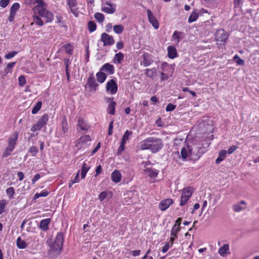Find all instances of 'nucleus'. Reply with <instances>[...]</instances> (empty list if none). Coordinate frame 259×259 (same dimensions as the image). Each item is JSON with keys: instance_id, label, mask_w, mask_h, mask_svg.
Wrapping results in <instances>:
<instances>
[{"instance_id": "nucleus-27", "label": "nucleus", "mask_w": 259, "mask_h": 259, "mask_svg": "<svg viewBox=\"0 0 259 259\" xmlns=\"http://www.w3.org/2000/svg\"><path fill=\"white\" fill-rule=\"evenodd\" d=\"M100 71L96 74L97 81L100 83H103L106 78V75L105 73Z\"/></svg>"}, {"instance_id": "nucleus-2", "label": "nucleus", "mask_w": 259, "mask_h": 259, "mask_svg": "<svg viewBox=\"0 0 259 259\" xmlns=\"http://www.w3.org/2000/svg\"><path fill=\"white\" fill-rule=\"evenodd\" d=\"M163 146L161 139L154 137L147 138L140 143V148L141 150H149L152 153L158 152Z\"/></svg>"}, {"instance_id": "nucleus-35", "label": "nucleus", "mask_w": 259, "mask_h": 259, "mask_svg": "<svg viewBox=\"0 0 259 259\" xmlns=\"http://www.w3.org/2000/svg\"><path fill=\"white\" fill-rule=\"evenodd\" d=\"M124 27L122 25H115L113 26V30L117 34H120L122 32Z\"/></svg>"}, {"instance_id": "nucleus-62", "label": "nucleus", "mask_w": 259, "mask_h": 259, "mask_svg": "<svg viewBox=\"0 0 259 259\" xmlns=\"http://www.w3.org/2000/svg\"><path fill=\"white\" fill-rule=\"evenodd\" d=\"M116 48L118 50L122 49L123 48V43L122 41H119L116 43Z\"/></svg>"}, {"instance_id": "nucleus-55", "label": "nucleus", "mask_w": 259, "mask_h": 259, "mask_svg": "<svg viewBox=\"0 0 259 259\" xmlns=\"http://www.w3.org/2000/svg\"><path fill=\"white\" fill-rule=\"evenodd\" d=\"M17 54V52H11L5 55V58L10 59L14 57Z\"/></svg>"}, {"instance_id": "nucleus-42", "label": "nucleus", "mask_w": 259, "mask_h": 259, "mask_svg": "<svg viewBox=\"0 0 259 259\" xmlns=\"http://www.w3.org/2000/svg\"><path fill=\"white\" fill-rule=\"evenodd\" d=\"M14 149V148L8 146L3 154V157L5 158L9 156Z\"/></svg>"}, {"instance_id": "nucleus-56", "label": "nucleus", "mask_w": 259, "mask_h": 259, "mask_svg": "<svg viewBox=\"0 0 259 259\" xmlns=\"http://www.w3.org/2000/svg\"><path fill=\"white\" fill-rule=\"evenodd\" d=\"M10 0H1L0 6L1 7L4 8H6L9 4Z\"/></svg>"}, {"instance_id": "nucleus-12", "label": "nucleus", "mask_w": 259, "mask_h": 259, "mask_svg": "<svg viewBox=\"0 0 259 259\" xmlns=\"http://www.w3.org/2000/svg\"><path fill=\"white\" fill-rule=\"evenodd\" d=\"M67 5L70 10L71 13L76 17L77 16V4L76 0H66Z\"/></svg>"}, {"instance_id": "nucleus-18", "label": "nucleus", "mask_w": 259, "mask_h": 259, "mask_svg": "<svg viewBox=\"0 0 259 259\" xmlns=\"http://www.w3.org/2000/svg\"><path fill=\"white\" fill-rule=\"evenodd\" d=\"M91 141V137L89 135L82 136L78 140L77 147H78L79 148H80L81 146H79V144H88V143H90Z\"/></svg>"}, {"instance_id": "nucleus-8", "label": "nucleus", "mask_w": 259, "mask_h": 259, "mask_svg": "<svg viewBox=\"0 0 259 259\" xmlns=\"http://www.w3.org/2000/svg\"><path fill=\"white\" fill-rule=\"evenodd\" d=\"M102 11L107 14H113L116 11V5L106 2L102 5Z\"/></svg>"}, {"instance_id": "nucleus-28", "label": "nucleus", "mask_w": 259, "mask_h": 259, "mask_svg": "<svg viewBox=\"0 0 259 259\" xmlns=\"http://www.w3.org/2000/svg\"><path fill=\"white\" fill-rule=\"evenodd\" d=\"M123 54L122 53L119 52L115 54L113 61L114 63L120 64L121 63L122 60L123 59Z\"/></svg>"}, {"instance_id": "nucleus-51", "label": "nucleus", "mask_w": 259, "mask_h": 259, "mask_svg": "<svg viewBox=\"0 0 259 259\" xmlns=\"http://www.w3.org/2000/svg\"><path fill=\"white\" fill-rule=\"evenodd\" d=\"M19 85L23 87L26 83V79L23 75H21L18 78Z\"/></svg>"}, {"instance_id": "nucleus-37", "label": "nucleus", "mask_w": 259, "mask_h": 259, "mask_svg": "<svg viewBox=\"0 0 259 259\" xmlns=\"http://www.w3.org/2000/svg\"><path fill=\"white\" fill-rule=\"evenodd\" d=\"M42 103L40 101L38 102L33 107L32 109V113L34 114H36L40 109L41 107Z\"/></svg>"}, {"instance_id": "nucleus-47", "label": "nucleus", "mask_w": 259, "mask_h": 259, "mask_svg": "<svg viewBox=\"0 0 259 259\" xmlns=\"http://www.w3.org/2000/svg\"><path fill=\"white\" fill-rule=\"evenodd\" d=\"M49 194V193L47 191H44L40 193H36L34 197V199H36L40 197H46Z\"/></svg>"}, {"instance_id": "nucleus-36", "label": "nucleus", "mask_w": 259, "mask_h": 259, "mask_svg": "<svg viewBox=\"0 0 259 259\" xmlns=\"http://www.w3.org/2000/svg\"><path fill=\"white\" fill-rule=\"evenodd\" d=\"M198 17V14L195 12H193L191 14L190 16H189V17L188 18V22L189 23L193 22L197 19Z\"/></svg>"}, {"instance_id": "nucleus-14", "label": "nucleus", "mask_w": 259, "mask_h": 259, "mask_svg": "<svg viewBox=\"0 0 259 259\" xmlns=\"http://www.w3.org/2000/svg\"><path fill=\"white\" fill-rule=\"evenodd\" d=\"M144 174L151 179L156 178L158 174L159 170L152 167H146L144 169Z\"/></svg>"}, {"instance_id": "nucleus-57", "label": "nucleus", "mask_w": 259, "mask_h": 259, "mask_svg": "<svg viewBox=\"0 0 259 259\" xmlns=\"http://www.w3.org/2000/svg\"><path fill=\"white\" fill-rule=\"evenodd\" d=\"M79 172L78 171V172L77 173V174L76 175V177L74 178V180H72L71 181V184H69V187H71V184H74V183H78L79 182Z\"/></svg>"}, {"instance_id": "nucleus-49", "label": "nucleus", "mask_w": 259, "mask_h": 259, "mask_svg": "<svg viewBox=\"0 0 259 259\" xmlns=\"http://www.w3.org/2000/svg\"><path fill=\"white\" fill-rule=\"evenodd\" d=\"M38 151V148L35 146L31 147L29 150V152L31 154L32 156H35Z\"/></svg>"}, {"instance_id": "nucleus-10", "label": "nucleus", "mask_w": 259, "mask_h": 259, "mask_svg": "<svg viewBox=\"0 0 259 259\" xmlns=\"http://www.w3.org/2000/svg\"><path fill=\"white\" fill-rule=\"evenodd\" d=\"M101 40L103 42L104 46H111L114 43L113 37L106 33H102Z\"/></svg>"}, {"instance_id": "nucleus-34", "label": "nucleus", "mask_w": 259, "mask_h": 259, "mask_svg": "<svg viewBox=\"0 0 259 259\" xmlns=\"http://www.w3.org/2000/svg\"><path fill=\"white\" fill-rule=\"evenodd\" d=\"M151 63V61L150 60L148 54H144L143 55V64L144 67L150 65Z\"/></svg>"}, {"instance_id": "nucleus-13", "label": "nucleus", "mask_w": 259, "mask_h": 259, "mask_svg": "<svg viewBox=\"0 0 259 259\" xmlns=\"http://www.w3.org/2000/svg\"><path fill=\"white\" fill-rule=\"evenodd\" d=\"M147 15L149 22L152 25L153 27L157 29L159 27V23L154 16L153 15L152 12L150 10H147Z\"/></svg>"}, {"instance_id": "nucleus-43", "label": "nucleus", "mask_w": 259, "mask_h": 259, "mask_svg": "<svg viewBox=\"0 0 259 259\" xmlns=\"http://www.w3.org/2000/svg\"><path fill=\"white\" fill-rule=\"evenodd\" d=\"M110 192L103 191L99 195L98 198L100 201H102L105 199L108 194H111Z\"/></svg>"}, {"instance_id": "nucleus-22", "label": "nucleus", "mask_w": 259, "mask_h": 259, "mask_svg": "<svg viewBox=\"0 0 259 259\" xmlns=\"http://www.w3.org/2000/svg\"><path fill=\"white\" fill-rule=\"evenodd\" d=\"M168 56L170 59H174L177 56V50L175 47L169 46L167 48Z\"/></svg>"}, {"instance_id": "nucleus-41", "label": "nucleus", "mask_w": 259, "mask_h": 259, "mask_svg": "<svg viewBox=\"0 0 259 259\" xmlns=\"http://www.w3.org/2000/svg\"><path fill=\"white\" fill-rule=\"evenodd\" d=\"M20 8V5L18 3H14L11 7L10 10V13H13V14H16V12Z\"/></svg>"}, {"instance_id": "nucleus-19", "label": "nucleus", "mask_w": 259, "mask_h": 259, "mask_svg": "<svg viewBox=\"0 0 259 259\" xmlns=\"http://www.w3.org/2000/svg\"><path fill=\"white\" fill-rule=\"evenodd\" d=\"M87 84L91 88V90L95 91L98 84L96 82L95 79L93 76H90L88 79Z\"/></svg>"}, {"instance_id": "nucleus-54", "label": "nucleus", "mask_w": 259, "mask_h": 259, "mask_svg": "<svg viewBox=\"0 0 259 259\" xmlns=\"http://www.w3.org/2000/svg\"><path fill=\"white\" fill-rule=\"evenodd\" d=\"M176 107V105L169 103L167 105L166 107V111L167 112L173 111L175 109Z\"/></svg>"}, {"instance_id": "nucleus-59", "label": "nucleus", "mask_w": 259, "mask_h": 259, "mask_svg": "<svg viewBox=\"0 0 259 259\" xmlns=\"http://www.w3.org/2000/svg\"><path fill=\"white\" fill-rule=\"evenodd\" d=\"M113 128V120L111 121L110 122L109 125L108 132L109 135H111L112 134Z\"/></svg>"}, {"instance_id": "nucleus-31", "label": "nucleus", "mask_w": 259, "mask_h": 259, "mask_svg": "<svg viewBox=\"0 0 259 259\" xmlns=\"http://www.w3.org/2000/svg\"><path fill=\"white\" fill-rule=\"evenodd\" d=\"M229 249V246L228 244H226L221 247L219 250V253L221 256H224L227 253V251Z\"/></svg>"}, {"instance_id": "nucleus-48", "label": "nucleus", "mask_w": 259, "mask_h": 259, "mask_svg": "<svg viewBox=\"0 0 259 259\" xmlns=\"http://www.w3.org/2000/svg\"><path fill=\"white\" fill-rule=\"evenodd\" d=\"M233 60L236 61V62L238 64L240 65H243L244 64V61L241 59L238 55H236L233 57Z\"/></svg>"}, {"instance_id": "nucleus-52", "label": "nucleus", "mask_w": 259, "mask_h": 259, "mask_svg": "<svg viewBox=\"0 0 259 259\" xmlns=\"http://www.w3.org/2000/svg\"><path fill=\"white\" fill-rule=\"evenodd\" d=\"M6 203V200H2L0 201V214L4 212Z\"/></svg>"}, {"instance_id": "nucleus-63", "label": "nucleus", "mask_w": 259, "mask_h": 259, "mask_svg": "<svg viewBox=\"0 0 259 259\" xmlns=\"http://www.w3.org/2000/svg\"><path fill=\"white\" fill-rule=\"evenodd\" d=\"M101 171H102V167L100 165H98L96 169V174L95 176H97L98 175L100 174Z\"/></svg>"}, {"instance_id": "nucleus-6", "label": "nucleus", "mask_w": 259, "mask_h": 259, "mask_svg": "<svg viewBox=\"0 0 259 259\" xmlns=\"http://www.w3.org/2000/svg\"><path fill=\"white\" fill-rule=\"evenodd\" d=\"M49 120V116L47 114H44L38 120L37 122L31 128V131L35 132L39 131L44 125H45Z\"/></svg>"}, {"instance_id": "nucleus-5", "label": "nucleus", "mask_w": 259, "mask_h": 259, "mask_svg": "<svg viewBox=\"0 0 259 259\" xmlns=\"http://www.w3.org/2000/svg\"><path fill=\"white\" fill-rule=\"evenodd\" d=\"M31 240L36 242L37 240V237L35 236H30L27 239V242L21 239L20 237H19L17 240V247L20 249H24L25 248L27 245L30 246L31 247L35 246V245L31 244V242L30 241Z\"/></svg>"}, {"instance_id": "nucleus-60", "label": "nucleus", "mask_w": 259, "mask_h": 259, "mask_svg": "<svg viewBox=\"0 0 259 259\" xmlns=\"http://www.w3.org/2000/svg\"><path fill=\"white\" fill-rule=\"evenodd\" d=\"M65 50H66V52L68 54H71L73 48H72V46L70 45L69 44V45H67L65 47Z\"/></svg>"}, {"instance_id": "nucleus-44", "label": "nucleus", "mask_w": 259, "mask_h": 259, "mask_svg": "<svg viewBox=\"0 0 259 259\" xmlns=\"http://www.w3.org/2000/svg\"><path fill=\"white\" fill-rule=\"evenodd\" d=\"M7 195L10 199H12L14 194V189L13 187H9L6 190Z\"/></svg>"}, {"instance_id": "nucleus-4", "label": "nucleus", "mask_w": 259, "mask_h": 259, "mask_svg": "<svg viewBox=\"0 0 259 259\" xmlns=\"http://www.w3.org/2000/svg\"><path fill=\"white\" fill-rule=\"evenodd\" d=\"M63 245V235L62 233L59 232L57 234L54 241L50 244L51 249L49 252L50 254L53 252L58 254L61 250Z\"/></svg>"}, {"instance_id": "nucleus-23", "label": "nucleus", "mask_w": 259, "mask_h": 259, "mask_svg": "<svg viewBox=\"0 0 259 259\" xmlns=\"http://www.w3.org/2000/svg\"><path fill=\"white\" fill-rule=\"evenodd\" d=\"M78 125L80 129L84 132H87L89 128V126L82 119L78 120Z\"/></svg>"}, {"instance_id": "nucleus-21", "label": "nucleus", "mask_w": 259, "mask_h": 259, "mask_svg": "<svg viewBox=\"0 0 259 259\" xmlns=\"http://www.w3.org/2000/svg\"><path fill=\"white\" fill-rule=\"evenodd\" d=\"M100 71H105L107 72L109 74H112L114 72V68L112 65L109 63H106L100 69Z\"/></svg>"}, {"instance_id": "nucleus-32", "label": "nucleus", "mask_w": 259, "mask_h": 259, "mask_svg": "<svg viewBox=\"0 0 259 259\" xmlns=\"http://www.w3.org/2000/svg\"><path fill=\"white\" fill-rule=\"evenodd\" d=\"M182 34V32L179 31H175L172 36V39L173 41L177 44H178L180 40V36Z\"/></svg>"}, {"instance_id": "nucleus-24", "label": "nucleus", "mask_w": 259, "mask_h": 259, "mask_svg": "<svg viewBox=\"0 0 259 259\" xmlns=\"http://www.w3.org/2000/svg\"><path fill=\"white\" fill-rule=\"evenodd\" d=\"M227 151L225 150H222L219 152V157L215 160L217 164L220 163L226 157Z\"/></svg>"}, {"instance_id": "nucleus-15", "label": "nucleus", "mask_w": 259, "mask_h": 259, "mask_svg": "<svg viewBox=\"0 0 259 259\" xmlns=\"http://www.w3.org/2000/svg\"><path fill=\"white\" fill-rule=\"evenodd\" d=\"M246 203L244 200H242L239 202L237 203L233 206V209L234 211L240 212L246 208Z\"/></svg>"}, {"instance_id": "nucleus-39", "label": "nucleus", "mask_w": 259, "mask_h": 259, "mask_svg": "<svg viewBox=\"0 0 259 259\" xmlns=\"http://www.w3.org/2000/svg\"><path fill=\"white\" fill-rule=\"evenodd\" d=\"M180 230V227L177 226V224H175L172 228L170 235L173 236H177V233Z\"/></svg>"}, {"instance_id": "nucleus-50", "label": "nucleus", "mask_w": 259, "mask_h": 259, "mask_svg": "<svg viewBox=\"0 0 259 259\" xmlns=\"http://www.w3.org/2000/svg\"><path fill=\"white\" fill-rule=\"evenodd\" d=\"M15 64V62H11L9 63L7 65L6 68L5 69V72L6 73H8L10 72H11V69L14 66Z\"/></svg>"}, {"instance_id": "nucleus-29", "label": "nucleus", "mask_w": 259, "mask_h": 259, "mask_svg": "<svg viewBox=\"0 0 259 259\" xmlns=\"http://www.w3.org/2000/svg\"><path fill=\"white\" fill-rule=\"evenodd\" d=\"M50 223V220L49 219H47L45 220H42L39 225L40 228L42 230H47L48 229V225Z\"/></svg>"}, {"instance_id": "nucleus-46", "label": "nucleus", "mask_w": 259, "mask_h": 259, "mask_svg": "<svg viewBox=\"0 0 259 259\" xmlns=\"http://www.w3.org/2000/svg\"><path fill=\"white\" fill-rule=\"evenodd\" d=\"M34 23L39 26H42L44 24L43 21L38 16H33Z\"/></svg>"}, {"instance_id": "nucleus-9", "label": "nucleus", "mask_w": 259, "mask_h": 259, "mask_svg": "<svg viewBox=\"0 0 259 259\" xmlns=\"http://www.w3.org/2000/svg\"><path fill=\"white\" fill-rule=\"evenodd\" d=\"M117 84L113 79H110L106 84V91L111 94H115L117 91Z\"/></svg>"}, {"instance_id": "nucleus-20", "label": "nucleus", "mask_w": 259, "mask_h": 259, "mask_svg": "<svg viewBox=\"0 0 259 259\" xmlns=\"http://www.w3.org/2000/svg\"><path fill=\"white\" fill-rule=\"evenodd\" d=\"M121 175L118 170H114L111 174V179L115 183H118L120 181Z\"/></svg>"}, {"instance_id": "nucleus-61", "label": "nucleus", "mask_w": 259, "mask_h": 259, "mask_svg": "<svg viewBox=\"0 0 259 259\" xmlns=\"http://www.w3.org/2000/svg\"><path fill=\"white\" fill-rule=\"evenodd\" d=\"M125 144V143H123L122 142L120 143V145L118 148V154H120L122 152V151L123 150H124V145Z\"/></svg>"}, {"instance_id": "nucleus-64", "label": "nucleus", "mask_w": 259, "mask_h": 259, "mask_svg": "<svg viewBox=\"0 0 259 259\" xmlns=\"http://www.w3.org/2000/svg\"><path fill=\"white\" fill-rule=\"evenodd\" d=\"M40 178L39 174H36L34 177L33 179L32 180V182L33 184H34L36 181H37Z\"/></svg>"}, {"instance_id": "nucleus-58", "label": "nucleus", "mask_w": 259, "mask_h": 259, "mask_svg": "<svg viewBox=\"0 0 259 259\" xmlns=\"http://www.w3.org/2000/svg\"><path fill=\"white\" fill-rule=\"evenodd\" d=\"M172 246V244L169 243H167L165 245L162 247V251L164 253L166 252L169 249V248Z\"/></svg>"}, {"instance_id": "nucleus-25", "label": "nucleus", "mask_w": 259, "mask_h": 259, "mask_svg": "<svg viewBox=\"0 0 259 259\" xmlns=\"http://www.w3.org/2000/svg\"><path fill=\"white\" fill-rule=\"evenodd\" d=\"M145 71L146 75L150 78H154L156 76L157 70L155 68L147 69Z\"/></svg>"}, {"instance_id": "nucleus-1", "label": "nucleus", "mask_w": 259, "mask_h": 259, "mask_svg": "<svg viewBox=\"0 0 259 259\" xmlns=\"http://www.w3.org/2000/svg\"><path fill=\"white\" fill-rule=\"evenodd\" d=\"M205 150L202 142L198 141L188 145L187 147H183L181 149V154L183 159L189 157L192 160H196L204 153Z\"/></svg>"}, {"instance_id": "nucleus-7", "label": "nucleus", "mask_w": 259, "mask_h": 259, "mask_svg": "<svg viewBox=\"0 0 259 259\" xmlns=\"http://www.w3.org/2000/svg\"><path fill=\"white\" fill-rule=\"evenodd\" d=\"M193 192V190L191 187H187L183 190L180 201L181 206L186 204L188 200L192 196Z\"/></svg>"}, {"instance_id": "nucleus-53", "label": "nucleus", "mask_w": 259, "mask_h": 259, "mask_svg": "<svg viewBox=\"0 0 259 259\" xmlns=\"http://www.w3.org/2000/svg\"><path fill=\"white\" fill-rule=\"evenodd\" d=\"M237 149V146L232 145L228 149V151H227V153L228 154H232Z\"/></svg>"}, {"instance_id": "nucleus-33", "label": "nucleus", "mask_w": 259, "mask_h": 259, "mask_svg": "<svg viewBox=\"0 0 259 259\" xmlns=\"http://www.w3.org/2000/svg\"><path fill=\"white\" fill-rule=\"evenodd\" d=\"M133 134V133L131 131H130L128 130H126L123 136H122V139H121V142L123 143H126V142L129 139V137L131 136Z\"/></svg>"}, {"instance_id": "nucleus-38", "label": "nucleus", "mask_w": 259, "mask_h": 259, "mask_svg": "<svg viewBox=\"0 0 259 259\" xmlns=\"http://www.w3.org/2000/svg\"><path fill=\"white\" fill-rule=\"evenodd\" d=\"M68 128L67 119L65 117H64L62 122V131L64 133H65L67 132Z\"/></svg>"}, {"instance_id": "nucleus-16", "label": "nucleus", "mask_w": 259, "mask_h": 259, "mask_svg": "<svg viewBox=\"0 0 259 259\" xmlns=\"http://www.w3.org/2000/svg\"><path fill=\"white\" fill-rule=\"evenodd\" d=\"M172 200L171 199H166L160 202L159 205L160 209L162 211L166 210L172 204Z\"/></svg>"}, {"instance_id": "nucleus-3", "label": "nucleus", "mask_w": 259, "mask_h": 259, "mask_svg": "<svg viewBox=\"0 0 259 259\" xmlns=\"http://www.w3.org/2000/svg\"><path fill=\"white\" fill-rule=\"evenodd\" d=\"M35 3L36 5L33 9L34 13L46 18V22H51L54 19V15L47 9V5L43 0H35Z\"/></svg>"}, {"instance_id": "nucleus-17", "label": "nucleus", "mask_w": 259, "mask_h": 259, "mask_svg": "<svg viewBox=\"0 0 259 259\" xmlns=\"http://www.w3.org/2000/svg\"><path fill=\"white\" fill-rule=\"evenodd\" d=\"M18 137V133L17 132L14 133L9 138L8 146L15 148Z\"/></svg>"}, {"instance_id": "nucleus-26", "label": "nucleus", "mask_w": 259, "mask_h": 259, "mask_svg": "<svg viewBox=\"0 0 259 259\" xmlns=\"http://www.w3.org/2000/svg\"><path fill=\"white\" fill-rule=\"evenodd\" d=\"M116 103L114 101H111L109 104L107 108L108 113L111 115H114L115 113V109Z\"/></svg>"}, {"instance_id": "nucleus-45", "label": "nucleus", "mask_w": 259, "mask_h": 259, "mask_svg": "<svg viewBox=\"0 0 259 259\" xmlns=\"http://www.w3.org/2000/svg\"><path fill=\"white\" fill-rule=\"evenodd\" d=\"M88 28L90 32H93L96 29V25L95 22L90 21L88 23Z\"/></svg>"}, {"instance_id": "nucleus-30", "label": "nucleus", "mask_w": 259, "mask_h": 259, "mask_svg": "<svg viewBox=\"0 0 259 259\" xmlns=\"http://www.w3.org/2000/svg\"><path fill=\"white\" fill-rule=\"evenodd\" d=\"M90 166L87 165L86 163H83L82 165L81 171V177L82 179L85 178L86 174L88 172Z\"/></svg>"}, {"instance_id": "nucleus-11", "label": "nucleus", "mask_w": 259, "mask_h": 259, "mask_svg": "<svg viewBox=\"0 0 259 259\" xmlns=\"http://www.w3.org/2000/svg\"><path fill=\"white\" fill-rule=\"evenodd\" d=\"M215 40L218 41L225 42L228 38V34L223 29H219L215 34Z\"/></svg>"}, {"instance_id": "nucleus-40", "label": "nucleus", "mask_w": 259, "mask_h": 259, "mask_svg": "<svg viewBox=\"0 0 259 259\" xmlns=\"http://www.w3.org/2000/svg\"><path fill=\"white\" fill-rule=\"evenodd\" d=\"M94 16L96 19L100 23L103 22L104 20V16L102 13H96Z\"/></svg>"}]
</instances>
